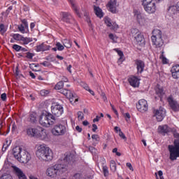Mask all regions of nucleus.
<instances>
[{
    "mask_svg": "<svg viewBox=\"0 0 179 179\" xmlns=\"http://www.w3.org/2000/svg\"><path fill=\"white\" fill-rule=\"evenodd\" d=\"M28 121L31 122V124H36V122H37V113L34 112L30 113Z\"/></svg>",
    "mask_w": 179,
    "mask_h": 179,
    "instance_id": "26",
    "label": "nucleus"
},
{
    "mask_svg": "<svg viewBox=\"0 0 179 179\" xmlns=\"http://www.w3.org/2000/svg\"><path fill=\"white\" fill-rule=\"evenodd\" d=\"M0 179H12V176L8 174H4L0 177Z\"/></svg>",
    "mask_w": 179,
    "mask_h": 179,
    "instance_id": "49",
    "label": "nucleus"
},
{
    "mask_svg": "<svg viewBox=\"0 0 179 179\" xmlns=\"http://www.w3.org/2000/svg\"><path fill=\"white\" fill-rule=\"evenodd\" d=\"M135 17L137 19V22L141 24V26H145L146 23H148V21H146V18L142 15L141 12L136 11L134 14Z\"/></svg>",
    "mask_w": 179,
    "mask_h": 179,
    "instance_id": "16",
    "label": "nucleus"
},
{
    "mask_svg": "<svg viewBox=\"0 0 179 179\" xmlns=\"http://www.w3.org/2000/svg\"><path fill=\"white\" fill-rule=\"evenodd\" d=\"M155 93L157 95H158V97H163L164 96V90H163V87L160 86L159 85H157L155 88Z\"/></svg>",
    "mask_w": 179,
    "mask_h": 179,
    "instance_id": "23",
    "label": "nucleus"
},
{
    "mask_svg": "<svg viewBox=\"0 0 179 179\" xmlns=\"http://www.w3.org/2000/svg\"><path fill=\"white\" fill-rule=\"evenodd\" d=\"M97 131V125L96 124H92V131L96 132Z\"/></svg>",
    "mask_w": 179,
    "mask_h": 179,
    "instance_id": "60",
    "label": "nucleus"
},
{
    "mask_svg": "<svg viewBox=\"0 0 179 179\" xmlns=\"http://www.w3.org/2000/svg\"><path fill=\"white\" fill-rule=\"evenodd\" d=\"M109 38L110 39V40H113V41H114L115 43V41H117V36H115L114 34H109Z\"/></svg>",
    "mask_w": 179,
    "mask_h": 179,
    "instance_id": "51",
    "label": "nucleus"
},
{
    "mask_svg": "<svg viewBox=\"0 0 179 179\" xmlns=\"http://www.w3.org/2000/svg\"><path fill=\"white\" fill-rule=\"evenodd\" d=\"M114 51H115L120 57L118 61H120V62H122V61H124V52L118 50V48H115Z\"/></svg>",
    "mask_w": 179,
    "mask_h": 179,
    "instance_id": "30",
    "label": "nucleus"
},
{
    "mask_svg": "<svg viewBox=\"0 0 179 179\" xmlns=\"http://www.w3.org/2000/svg\"><path fill=\"white\" fill-rule=\"evenodd\" d=\"M62 43L66 48H71L72 47V43L68 39H64Z\"/></svg>",
    "mask_w": 179,
    "mask_h": 179,
    "instance_id": "33",
    "label": "nucleus"
},
{
    "mask_svg": "<svg viewBox=\"0 0 179 179\" xmlns=\"http://www.w3.org/2000/svg\"><path fill=\"white\" fill-rule=\"evenodd\" d=\"M36 156L39 160H43V162H51L54 159L52 150L47 147L45 144H41L38 146Z\"/></svg>",
    "mask_w": 179,
    "mask_h": 179,
    "instance_id": "2",
    "label": "nucleus"
},
{
    "mask_svg": "<svg viewBox=\"0 0 179 179\" xmlns=\"http://www.w3.org/2000/svg\"><path fill=\"white\" fill-rule=\"evenodd\" d=\"M168 102L169 103V106L173 111L177 112L179 111V104L177 101L173 99V96H169Z\"/></svg>",
    "mask_w": 179,
    "mask_h": 179,
    "instance_id": "15",
    "label": "nucleus"
},
{
    "mask_svg": "<svg viewBox=\"0 0 179 179\" xmlns=\"http://www.w3.org/2000/svg\"><path fill=\"white\" fill-rule=\"evenodd\" d=\"M33 57H34V54L29 52H27V58H28V59H33Z\"/></svg>",
    "mask_w": 179,
    "mask_h": 179,
    "instance_id": "52",
    "label": "nucleus"
},
{
    "mask_svg": "<svg viewBox=\"0 0 179 179\" xmlns=\"http://www.w3.org/2000/svg\"><path fill=\"white\" fill-rule=\"evenodd\" d=\"M39 124L42 127L49 128L51 125L57 124V117L50 113H43L39 117Z\"/></svg>",
    "mask_w": 179,
    "mask_h": 179,
    "instance_id": "5",
    "label": "nucleus"
},
{
    "mask_svg": "<svg viewBox=\"0 0 179 179\" xmlns=\"http://www.w3.org/2000/svg\"><path fill=\"white\" fill-rule=\"evenodd\" d=\"M103 172L104 177H107L108 176V167H107V166H103Z\"/></svg>",
    "mask_w": 179,
    "mask_h": 179,
    "instance_id": "42",
    "label": "nucleus"
},
{
    "mask_svg": "<svg viewBox=\"0 0 179 179\" xmlns=\"http://www.w3.org/2000/svg\"><path fill=\"white\" fill-rule=\"evenodd\" d=\"M55 45L58 51H64V49L65 48V47L59 42H57Z\"/></svg>",
    "mask_w": 179,
    "mask_h": 179,
    "instance_id": "39",
    "label": "nucleus"
},
{
    "mask_svg": "<svg viewBox=\"0 0 179 179\" xmlns=\"http://www.w3.org/2000/svg\"><path fill=\"white\" fill-rule=\"evenodd\" d=\"M40 94L42 96H48V94H50V90H42L40 91Z\"/></svg>",
    "mask_w": 179,
    "mask_h": 179,
    "instance_id": "40",
    "label": "nucleus"
},
{
    "mask_svg": "<svg viewBox=\"0 0 179 179\" xmlns=\"http://www.w3.org/2000/svg\"><path fill=\"white\" fill-rule=\"evenodd\" d=\"M12 37L14 40H16V41H22L23 39V36L19 34H13Z\"/></svg>",
    "mask_w": 179,
    "mask_h": 179,
    "instance_id": "34",
    "label": "nucleus"
},
{
    "mask_svg": "<svg viewBox=\"0 0 179 179\" xmlns=\"http://www.w3.org/2000/svg\"><path fill=\"white\" fill-rule=\"evenodd\" d=\"M52 115L57 118V117H61L64 114V107L61 105H55L51 107Z\"/></svg>",
    "mask_w": 179,
    "mask_h": 179,
    "instance_id": "9",
    "label": "nucleus"
},
{
    "mask_svg": "<svg viewBox=\"0 0 179 179\" xmlns=\"http://www.w3.org/2000/svg\"><path fill=\"white\" fill-rule=\"evenodd\" d=\"M61 162V163L56 164L47 169L46 175L48 177L57 178L61 174H64V173L68 171V164L72 162V155L71 154H65L64 158Z\"/></svg>",
    "mask_w": 179,
    "mask_h": 179,
    "instance_id": "1",
    "label": "nucleus"
},
{
    "mask_svg": "<svg viewBox=\"0 0 179 179\" xmlns=\"http://www.w3.org/2000/svg\"><path fill=\"white\" fill-rule=\"evenodd\" d=\"M69 1L70 2L73 10H74V12H76L77 16H78V17H82L80 13H79L78 6H76V3L75 2V0H69Z\"/></svg>",
    "mask_w": 179,
    "mask_h": 179,
    "instance_id": "22",
    "label": "nucleus"
},
{
    "mask_svg": "<svg viewBox=\"0 0 179 179\" xmlns=\"http://www.w3.org/2000/svg\"><path fill=\"white\" fill-rule=\"evenodd\" d=\"M83 175L82 174V173H75L73 176V178L74 179H80V178H83Z\"/></svg>",
    "mask_w": 179,
    "mask_h": 179,
    "instance_id": "43",
    "label": "nucleus"
},
{
    "mask_svg": "<svg viewBox=\"0 0 179 179\" xmlns=\"http://www.w3.org/2000/svg\"><path fill=\"white\" fill-rule=\"evenodd\" d=\"M124 116L126 118V121H128V120H129L131 118V115H129V113H124Z\"/></svg>",
    "mask_w": 179,
    "mask_h": 179,
    "instance_id": "59",
    "label": "nucleus"
},
{
    "mask_svg": "<svg viewBox=\"0 0 179 179\" xmlns=\"http://www.w3.org/2000/svg\"><path fill=\"white\" fill-rule=\"evenodd\" d=\"M163 54H164V52H162V55L159 57L160 59H162V64H169L167 58H166V57H164V55Z\"/></svg>",
    "mask_w": 179,
    "mask_h": 179,
    "instance_id": "38",
    "label": "nucleus"
},
{
    "mask_svg": "<svg viewBox=\"0 0 179 179\" xmlns=\"http://www.w3.org/2000/svg\"><path fill=\"white\" fill-rule=\"evenodd\" d=\"M67 99H69L70 103H76V101H78L76 94L72 93L71 92H69V96L67 97Z\"/></svg>",
    "mask_w": 179,
    "mask_h": 179,
    "instance_id": "28",
    "label": "nucleus"
},
{
    "mask_svg": "<svg viewBox=\"0 0 179 179\" xmlns=\"http://www.w3.org/2000/svg\"><path fill=\"white\" fill-rule=\"evenodd\" d=\"M171 72L172 73V76L173 79H178V76H179L178 73L174 72V71H171Z\"/></svg>",
    "mask_w": 179,
    "mask_h": 179,
    "instance_id": "53",
    "label": "nucleus"
},
{
    "mask_svg": "<svg viewBox=\"0 0 179 179\" xmlns=\"http://www.w3.org/2000/svg\"><path fill=\"white\" fill-rule=\"evenodd\" d=\"M22 44H23V45H27V44H29V43H31L33 41V38H29V37H22Z\"/></svg>",
    "mask_w": 179,
    "mask_h": 179,
    "instance_id": "29",
    "label": "nucleus"
},
{
    "mask_svg": "<svg viewBox=\"0 0 179 179\" xmlns=\"http://www.w3.org/2000/svg\"><path fill=\"white\" fill-rule=\"evenodd\" d=\"M119 136L122 138V139H124V141H127V136H125V134L121 131V129H119Z\"/></svg>",
    "mask_w": 179,
    "mask_h": 179,
    "instance_id": "47",
    "label": "nucleus"
},
{
    "mask_svg": "<svg viewBox=\"0 0 179 179\" xmlns=\"http://www.w3.org/2000/svg\"><path fill=\"white\" fill-rule=\"evenodd\" d=\"M82 86L87 91H88L90 89L89 87V85H87V84H86V83H83Z\"/></svg>",
    "mask_w": 179,
    "mask_h": 179,
    "instance_id": "58",
    "label": "nucleus"
},
{
    "mask_svg": "<svg viewBox=\"0 0 179 179\" xmlns=\"http://www.w3.org/2000/svg\"><path fill=\"white\" fill-rule=\"evenodd\" d=\"M110 167L111 171L115 173L117 171V164H115V161L111 160L110 163Z\"/></svg>",
    "mask_w": 179,
    "mask_h": 179,
    "instance_id": "32",
    "label": "nucleus"
},
{
    "mask_svg": "<svg viewBox=\"0 0 179 179\" xmlns=\"http://www.w3.org/2000/svg\"><path fill=\"white\" fill-rule=\"evenodd\" d=\"M22 23L24 27H25L27 29H29V24L27 23V20L26 19H24L22 20Z\"/></svg>",
    "mask_w": 179,
    "mask_h": 179,
    "instance_id": "50",
    "label": "nucleus"
},
{
    "mask_svg": "<svg viewBox=\"0 0 179 179\" xmlns=\"http://www.w3.org/2000/svg\"><path fill=\"white\" fill-rule=\"evenodd\" d=\"M131 34L133 36V37H136V36H138V34H141V31H139V29H136V28H134L131 29Z\"/></svg>",
    "mask_w": 179,
    "mask_h": 179,
    "instance_id": "37",
    "label": "nucleus"
},
{
    "mask_svg": "<svg viewBox=\"0 0 179 179\" xmlns=\"http://www.w3.org/2000/svg\"><path fill=\"white\" fill-rule=\"evenodd\" d=\"M18 30L22 34L29 33V29H26V27L23 26V24H20L18 26Z\"/></svg>",
    "mask_w": 179,
    "mask_h": 179,
    "instance_id": "31",
    "label": "nucleus"
},
{
    "mask_svg": "<svg viewBox=\"0 0 179 179\" xmlns=\"http://www.w3.org/2000/svg\"><path fill=\"white\" fill-rule=\"evenodd\" d=\"M135 64L136 65L138 73H142L145 69V62L142 60L137 59L136 60Z\"/></svg>",
    "mask_w": 179,
    "mask_h": 179,
    "instance_id": "18",
    "label": "nucleus"
},
{
    "mask_svg": "<svg viewBox=\"0 0 179 179\" xmlns=\"http://www.w3.org/2000/svg\"><path fill=\"white\" fill-rule=\"evenodd\" d=\"M154 117H156L157 121L159 122L163 121L164 117H166V109L160 107L159 109L155 110Z\"/></svg>",
    "mask_w": 179,
    "mask_h": 179,
    "instance_id": "10",
    "label": "nucleus"
},
{
    "mask_svg": "<svg viewBox=\"0 0 179 179\" xmlns=\"http://www.w3.org/2000/svg\"><path fill=\"white\" fill-rule=\"evenodd\" d=\"M173 136L176 139L174 140L173 145H169L168 149L169 150V159L172 162L179 157V134L174 131Z\"/></svg>",
    "mask_w": 179,
    "mask_h": 179,
    "instance_id": "4",
    "label": "nucleus"
},
{
    "mask_svg": "<svg viewBox=\"0 0 179 179\" xmlns=\"http://www.w3.org/2000/svg\"><path fill=\"white\" fill-rule=\"evenodd\" d=\"M94 12L96 16H97V17H99V19H101V17H103V10H101L100 7L94 6Z\"/></svg>",
    "mask_w": 179,
    "mask_h": 179,
    "instance_id": "25",
    "label": "nucleus"
},
{
    "mask_svg": "<svg viewBox=\"0 0 179 179\" xmlns=\"http://www.w3.org/2000/svg\"><path fill=\"white\" fill-rule=\"evenodd\" d=\"M67 132L65 123H58L52 129V134L54 136H64Z\"/></svg>",
    "mask_w": 179,
    "mask_h": 179,
    "instance_id": "8",
    "label": "nucleus"
},
{
    "mask_svg": "<svg viewBox=\"0 0 179 179\" xmlns=\"http://www.w3.org/2000/svg\"><path fill=\"white\" fill-rule=\"evenodd\" d=\"M171 72H176L177 73H179V64L173 66L171 69Z\"/></svg>",
    "mask_w": 179,
    "mask_h": 179,
    "instance_id": "41",
    "label": "nucleus"
},
{
    "mask_svg": "<svg viewBox=\"0 0 179 179\" xmlns=\"http://www.w3.org/2000/svg\"><path fill=\"white\" fill-rule=\"evenodd\" d=\"M142 5L144 6L145 5H148V3H152L155 2L153 0H141Z\"/></svg>",
    "mask_w": 179,
    "mask_h": 179,
    "instance_id": "45",
    "label": "nucleus"
},
{
    "mask_svg": "<svg viewBox=\"0 0 179 179\" xmlns=\"http://www.w3.org/2000/svg\"><path fill=\"white\" fill-rule=\"evenodd\" d=\"M137 110L140 113H146L148 111V101L145 99H141L138 101V103L136 105Z\"/></svg>",
    "mask_w": 179,
    "mask_h": 179,
    "instance_id": "12",
    "label": "nucleus"
},
{
    "mask_svg": "<svg viewBox=\"0 0 179 179\" xmlns=\"http://www.w3.org/2000/svg\"><path fill=\"white\" fill-rule=\"evenodd\" d=\"M107 6L111 13H117V6H118L117 4V0H110Z\"/></svg>",
    "mask_w": 179,
    "mask_h": 179,
    "instance_id": "17",
    "label": "nucleus"
},
{
    "mask_svg": "<svg viewBox=\"0 0 179 179\" xmlns=\"http://www.w3.org/2000/svg\"><path fill=\"white\" fill-rule=\"evenodd\" d=\"M105 24H106V26L109 27L110 30H113V31H117V30H118L120 28L115 22H113L111 18L108 17H105Z\"/></svg>",
    "mask_w": 179,
    "mask_h": 179,
    "instance_id": "11",
    "label": "nucleus"
},
{
    "mask_svg": "<svg viewBox=\"0 0 179 179\" xmlns=\"http://www.w3.org/2000/svg\"><path fill=\"white\" fill-rule=\"evenodd\" d=\"M77 115H78V120H83V118H85V115L83 114V112H82V111L78 112Z\"/></svg>",
    "mask_w": 179,
    "mask_h": 179,
    "instance_id": "46",
    "label": "nucleus"
},
{
    "mask_svg": "<svg viewBox=\"0 0 179 179\" xmlns=\"http://www.w3.org/2000/svg\"><path fill=\"white\" fill-rule=\"evenodd\" d=\"M9 145H10V143L9 144H4L2 148V152H6V149L9 147Z\"/></svg>",
    "mask_w": 179,
    "mask_h": 179,
    "instance_id": "55",
    "label": "nucleus"
},
{
    "mask_svg": "<svg viewBox=\"0 0 179 179\" xmlns=\"http://www.w3.org/2000/svg\"><path fill=\"white\" fill-rule=\"evenodd\" d=\"M76 131H77L78 132H82V127H80L79 126H76Z\"/></svg>",
    "mask_w": 179,
    "mask_h": 179,
    "instance_id": "63",
    "label": "nucleus"
},
{
    "mask_svg": "<svg viewBox=\"0 0 179 179\" xmlns=\"http://www.w3.org/2000/svg\"><path fill=\"white\" fill-rule=\"evenodd\" d=\"M0 32L1 34H4V33H6V29H5V24H0Z\"/></svg>",
    "mask_w": 179,
    "mask_h": 179,
    "instance_id": "44",
    "label": "nucleus"
},
{
    "mask_svg": "<svg viewBox=\"0 0 179 179\" xmlns=\"http://www.w3.org/2000/svg\"><path fill=\"white\" fill-rule=\"evenodd\" d=\"M151 40L152 45H155V48H162L164 45V41L162 38V31L160 29H154L152 31Z\"/></svg>",
    "mask_w": 179,
    "mask_h": 179,
    "instance_id": "6",
    "label": "nucleus"
},
{
    "mask_svg": "<svg viewBox=\"0 0 179 179\" xmlns=\"http://www.w3.org/2000/svg\"><path fill=\"white\" fill-rule=\"evenodd\" d=\"M64 87V82L59 81V83H57V85L55 87V89L56 90H61Z\"/></svg>",
    "mask_w": 179,
    "mask_h": 179,
    "instance_id": "35",
    "label": "nucleus"
},
{
    "mask_svg": "<svg viewBox=\"0 0 179 179\" xmlns=\"http://www.w3.org/2000/svg\"><path fill=\"white\" fill-rule=\"evenodd\" d=\"M143 6L147 13H155L156 12V3L155 1L148 3V4H145Z\"/></svg>",
    "mask_w": 179,
    "mask_h": 179,
    "instance_id": "14",
    "label": "nucleus"
},
{
    "mask_svg": "<svg viewBox=\"0 0 179 179\" xmlns=\"http://www.w3.org/2000/svg\"><path fill=\"white\" fill-rule=\"evenodd\" d=\"M12 9H13V6H10L8 8V9L6 10V13H7V15H9V13L10 12V10H12Z\"/></svg>",
    "mask_w": 179,
    "mask_h": 179,
    "instance_id": "61",
    "label": "nucleus"
},
{
    "mask_svg": "<svg viewBox=\"0 0 179 179\" xmlns=\"http://www.w3.org/2000/svg\"><path fill=\"white\" fill-rule=\"evenodd\" d=\"M13 155L20 163H29L31 159V155L26 150H22L20 146H16L13 149Z\"/></svg>",
    "mask_w": 179,
    "mask_h": 179,
    "instance_id": "3",
    "label": "nucleus"
},
{
    "mask_svg": "<svg viewBox=\"0 0 179 179\" xmlns=\"http://www.w3.org/2000/svg\"><path fill=\"white\" fill-rule=\"evenodd\" d=\"M13 169L19 179H27V178H26V175L23 173V171H22L17 166H13Z\"/></svg>",
    "mask_w": 179,
    "mask_h": 179,
    "instance_id": "21",
    "label": "nucleus"
},
{
    "mask_svg": "<svg viewBox=\"0 0 179 179\" xmlns=\"http://www.w3.org/2000/svg\"><path fill=\"white\" fill-rule=\"evenodd\" d=\"M13 48L15 51H20V50H22V46L15 44L13 45Z\"/></svg>",
    "mask_w": 179,
    "mask_h": 179,
    "instance_id": "48",
    "label": "nucleus"
},
{
    "mask_svg": "<svg viewBox=\"0 0 179 179\" xmlns=\"http://www.w3.org/2000/svg\"><path fill=\"white\" fill-rule=\"evenodd\" d=\"M61 16H62V18H61L62 22H64V23H68V24L73 23V20H74L73 17L72 16V15H71V13L62 12Z\"/></svg>",
    "mask_w": 179,
    "mask_h": 179,
    "instance_id": "13",
    "label": "nucleus"
},
{
    "mask_svg": "<svg viewBox=\"0 0 179 179\" xmlns=\"http://www.w3.org/2000/svg\"><path fill=\"white\" fill-rule=\"evenodd\" d=\"M41 65H43V66L48 68V66H50L51 65V64L47 61H45V62L41 63Z\"/></svg>",
    "mask_w": 179,
    "mask_h": 179,
    "instance_id": "54",
    "label": "nucleus"
},
{
    "mask_svg": "<svg viewBox=\"0 0 179 179\" xmlns=\"http://www.w3.org/2000/svg\"><path fill=\"white\" fill-rule=\"evenodd\" d=\"M50 45H45L44 43H43L41 45L36 46V51L37 52H44V51H48L50 50Z\"/></svg>",
    "mask_w": 179,
    "mask_h": 179,
    "instance_id": "20",
    "label": "nucleus"
},
{
    "mask_svg": "<svg viewBox=\"0 0 179 179\" xmlns=\"http://www.w3.org/2000/svg\"><path fill=\"white\" fill-rule=\"evenodd\" d=\"M92 138L96 141V142L99 141V135L97 134H93L92 136Z\"/></svg>",
    "mask_w": 179,
    "mask_h": 179,
    "instance_id": "56",
    "label": "nucleus"
},
{
    "mask_svg": "<svg viewBox=\"0 0 179 179\" xmlns=\"http://www.w3.org/2000/svg\"><path fill=\"white\" fill-rule=\"evenodd\" d=\"M134 40H136L138 45H142V44H144L145 43V38H143V35H142V34H138L134 36Z\"/></svg>",
    "mask_w": 179,
    "mask_h": 179,
    "instance_id": "24",
    "label": "nucleus"
},
{
    "mask_svg": "<svg viewBox=\"0 0 179 179\" xmlns=\"http://www.w3.org/2000/svg\"><path fill=\"white\" fill-rule=\"evenodd\" d=\"M1 100H3V101H5L6 100V94L3 93L1 94Z\"/></svg>",
    "mask_w": 179,
    "mask_h": 179,
    "instance_id": "62",
    "label": "nucleus"
},
{
    "mask_svg": "<svg viewBox=\"0 0 179 179\" xmlns=\"http://www.w3.org/2000/svg\"><path fill=\"white\" fill-rule=\"evenodd\" d=\"M129 83L132 87H139V78L138 77L131 76L128 79Z\"/></svg>",
    "mask_w": 179,
    "mask_h": 179,
    "instance_id": "19",
    "label": "nucleus"
},
{
    "mask_svg": "<svg viewBox=\"0 0 179 179\" xmlns=\"http://www.w3.org/2000/svg\"><path fill=\"white\" fill-rule=\"evenodd\" d=\"M27 134L31 138H38L39 139H45L47 138V133L42 128L29 127L27 129Z\"/></svg>",
    "mask_w": 179,
    "mask_h": 179,
    "instance_id": "7",
    "label": "nucleus"
},
{
    "mask_svg": "<svg viewBox=\"0 0 179 179\" xmlns=\"http://www.w3.org/2000/svg\"><path fill=\"white\" fill-rule=\"evenodd\" d=\"M85 179H93V176L92 175H88V176H85L84 177Z\"/></svg>",
    "mask_w": 179,
    "mask_h": 179,
    "instance_id": "64",
    "label": "nucleus"
},
{
    "mask_svg": "<svg viewBox=\"0 0 179 179\" xmlns=\"http://www.w3.org/2000/svg\"><path fill=\"white\" fill-rule=\"evenodd\" d=\"M158 131L160 134H169L170 132V128L167 125H162L158 127Z\"/></svg>",
    "mask_w": 179,
    "mask_h": 179,
    "instance_id": "27",
    "label": "nucleus"
},
{
    "mask_svg": "<svg viewBox=\"0 0 179 179\" xmlns=\"http://www.w3.org/2000/svg\"><path fill=\"white\" fill-rule=\"evenodd\" d=\"M84 16H85V17H86L87 22H90V18H89V13L85 12L84 13Z\"/></svg>",
    "mask_w": 179,
    "mask_h": 179,
    "instance_id": "57",
    "label": "nucleus"
},
{
    "mask_svg": "<svg viewBox=\"0 0 179 179\" xmlns=\"http://www.w3.org/2000/svg\"><path fill=\"white\" fill-rule=\"evenodd\" d=\"M69 92H71L70 90H68V89L64 88L60 90V93H62V94H64V96H66V97L69 98Z\"/></svg>",
    "mask_w": 179,
    "mask_h": 179,
    "instance_id": "36",
    "label": "nucleus"
}]
</instances>
